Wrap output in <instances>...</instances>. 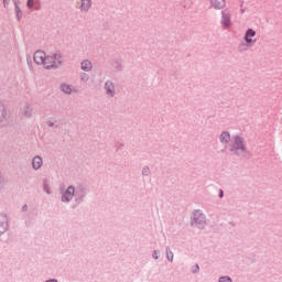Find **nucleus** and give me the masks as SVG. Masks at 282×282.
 <instances>
[{
  "label": "nucleus",
  "mask_w": 282,
  "mask_h": 282,
  "mask_svg": "<svg viewBox=\"0 0 282 282\" xmlns=\"http://www.w3.org/2000/svg\"><path fill=\"white\" fill-rule=\"evenodd\" d=\"M230 151H234V153L246 151V143L243 142V138L235 137L230 143Z\"/></svg>",
  "instance_id": "1"
},
{
  "label": "nucleus",
  "mask_w": 282,
  "mask_h": 282,
  "mask_svg": "<svg viewBox=\"0 0 282 282\" xmlns=\"http://www.w3.org/2000/svg\"><path fill=\"white\" fill-rule=\"evenodd\" d=\"M82 69H84V72H89V69H91V62L89 61H84L82 63Z\"/></svg>",
  "instance_id": "11"
},
{
  "label": "nucleus",
  "mask_w": 282,
  "mask_h": 282,
  "mask_svg": "<svg viewBox=\"0 0 282 282\" xmlns=\"http://www.w3.org/2000/svg\"><path fill=\"white\" fill-rule=\"evenodd\" d=\"M62 91H64V94H72V87L67 84H63Z\"/></svg>",
  "instance_id": "13"
},
{
  "label": "nucleus",
  "mask_w": 282,
  "mask_h": 282,
  "mask_svg": "<svg viewBox=\"0 0 282 282\" xmlns=\"http://www.w3.org/2000/svg\"><path fill=\"white\" fill-rule=\"evenodd\" d=\"M106 90L110 96H113V84L111 82L106 83Z\"/></svg>",
  "instance_id": "12"
},
{
  "label": "nucleus",
  "mask_w": 282,
  "mask_h": 282,
  "mask_svg": "<svg viewBox=\"0 0 282 282\" xmlns=\"http://www.w3.org/2000/svg\"><path fill=\"white\" fill-rule=\"evenodd\" d=\"M1 182H2V181H1V178H0V184H1Z\"/></svg>",
  "instance_id": "23"
},
{
  "label": "nucleus",
  "mask_w": 282,
  "mask_h": 282,
  "mask_svg": "<svg viewBox=\"0 0 282 282\" xmlns=\"http://www.w3.org/2000/svg\"><path fill=\"white\" fill-rule=\"evenodd\" d=\"M154 259H158V251H154V254H153Z\"/></svg>",
  "instance_id": "19"
},
{
  "label": "nucleus",
  "mask_w": 282,
  "mask_h": 282,
  "mask_svg": "<svg viewBox=\"0 0 282 282\" xmlns=\"http://www.w3.org/2000/svg\"><path fill=\"white\" fill-rule=\"evenodd\" d=\"M74 193H75L74 187H73V186H69V187L66 189L64 196L62 197V200H63V202H70V199L74 198Z\"/></svg>",
  "instance_id": "6"
},
{
  "label": "nucleus",
  "mask_w": 282,
  "mask_h": 282,
  "mask_svg": "<svg viewBox=\"0 0 282 282\" xmlns=\"http://www.w3.org/2000/svg\"><path fill=\"white\" fill-rule=\"evenodd\" d=\"M45 58H46L45 52H43V51L35 52V54H34V62L37 65H43L44 66Z\"/></svg>",
  "instance_id": "4"
},
{
  "label": "nucleus",
  "mask_w": 282,
  "mask_h": 282,
  "mask_svg": "<svg viewBox=\"0 0 282 282\" xmlns=\"http://www.w3.org/2000/svg\"><path fill=\"white\" fill-rule=\"evenodd\" d=\"M58 56H61V54L56 53V54L53 56L54 61H58Z\"/></svg>",
  "instance_id": "16"
},
{
  "label": "nucleus",
  "mask_w": 282,
  "mask_h": 282,
  "mask_svg": "<svg viewBox=\"0 0 282 282\" xmlns=\"http://www.w3.org/2000/svg\"><path fill=\"white\" fill-rule=\"evenodd\" d=\"M63 63V57L57 55V61H54V56H46L44 59V67L50 69V67H58Z\"/></svg>",
  "instance_id": "2"
},
{
  "label": "nucleus",
  "mask_w": 282,
  "mask_h": 282,
  "mask_svg": "<svg viewBox=\"0 0 282 282\" xmlns=\"http://www.w3.org/2000/svg\"><path fill=\"white\" fill-rule=\"evenodd\" d=\"M220 142H225V144H228V142H230V133L229 132H223L220 134Z\"/></svg>",
  "instance_id": "9"
},
{
  "label": "nucleus",
  "mask_w": 282,
  "mask_h": 282,
  "mask_svg": "<svg viewBox=\"0 0 282 282\" xmlns=\"http://www.w3.org/2000/svg\"><path fill=\"white\" fill-rule=\"evenodd\" d=\"M32 164H33V169L35 171H39V169H41V166H43V159H41V156H35L33 159Z\"/></svg>",
  "instance_id": "8"
},
{
  "label": "nucleus",
  "mask_w": 282,
  "mask_h": 282,
  "mask_svg": "<svg viewBox=\"0 0 282 282\" xmlns=\"http://www.w3.org/2000/svg\"><path fill=\"white\" fill-rule=\"evenodd\" d=\"M257 36V31L252 30V29H248L245 33V41L247 43V45H254V43H257V40L254 39Z\"/></svg>",
  "instance_id": "3"
},
{
  "label": "nucleus",
  "mask_w": 282,
  "mask_h": 282,
  "mask_svg": "<svg viewBox=\"0 0 282 282\" xmlns=\"http://www.w3.org/2000/svg\"><path fill=\"white\" fill-rule=\"evenodd\" d=\"M200 219H202L203 224H205V221H204V216H203V215H200Z\"/></svg>",
  "instance_id": "21"
},
{
  "label": "nucleus",
  "mask_w": 282,
  "mask_h": 282,
  "mask_svg": "<svg viewBox=\"0 0 282 282\" xmlns=\"http://www.w3.org/2000/svg\"><path fill=\"white\" fill-rule=\"evenodd\" d=\"M209 2L214 10H224L226 8V0H209Z\"/></svg>",
  "instance_id": "5"
},
{
  "label": "nucleus",
  "mask_w": 282,
  "mask_h": 282,
  "mask_svg": "<svg viewBox=\"0 0 282 282\" xmlns=\"http://www.w3.org/2000/svg\"><path fill=\"white\" fill-rule=\"evenodd\" d=\"M82 10H89L91 8V0H82Z\"/></svg>",
  "instance_id": "10"
},
{
  "label": "nucleus",
  "mask_w": 282,
  "mask_h": 282,
  "mask_svg": "<svg viewBox=\"0 0 282 282\" xmlns=\"http://www.w3.org/2000/svg\"><path fill=\"white\" fill-rule=\"evenodd\" d=\"M219 197H224V191H220Z\"/></svg>",
  "instance_id": "20"
},
{
  "label": "nucleus",
  "mask_w": 282,
  "mask_h": 282,
  "mask_svg": "<svg viewBox=\"0 0 282 282\" xmlns=\"http://www.w3.org/2000/svg\"><path fill=\"white\" fill-rule=\"evenodd\" d=\"M219 282H232V280L229 276H223L219 279Z\"/></svg>",
  "instance_id": "14"
},
{
  "label": "nucleus",
  "mask_w": 282,
  "mask_h": 282,
  "mask_svg": "<svg viewBox=\"0 0 282 282\" xmlns=\"http://www.w3.org/2000/svg\"><path fill=\"white\" fill-rule=\"evenodd\" d=\"M143 173H149V167L143 169Z\"/></svg>",
  "instance_id": "18"
},
{
  "label": "nucleus",
  "mask_w": 282,
  "mask_h": 282,
  "mask_svg": "<svg viewBox=\"0 0 282 282\" xmlns=\"http://www.w3.org/2000/svg\"><path fill=\"white\" fill-rule=\"evenodd\" d=\"M230 19H231L230 13L227 11H224L223 19H221V25H224V28H230Z\"/></svg>",
  "instance_id": "7"
},
{
  "label": "nucleus",
  "mask_w": 282,
  "mask_h": 282,
  "mask_svg": "<svg viewBox=\"0 0 282 282\" xmlns=\"http://www.w3.org/2000/svg\"><path fill=\"white\" fill-rule=\"evenodd\" d=\"M0 113H3V108L0 107Z\"/></svg>",
  "instance_id": "22"
},
{
  "label": "nucleus",
  "mask_w": 282,
  "mask_h": 282,
  "mask_svg": "<svg viewBox=\"0 0 282 282\" xmlns=\"http://www.w3.org/2000/svg\"><path fill=\"white\" fill-rule=\"evenodd\" d=\"M167 259H169L170 261H173V254H169V253H167Z\"/></svg>",
  "instance_id": "17"
},
{
  "label": "nucleus",
  "mask_w": 282,
  "mask_h": 282,
  "mask_svg": "<svg viewBox=\"0 0 282 282\" xmlns=\"http://www.w3.org/2000/svg\"><path fill=\"white\" fill-rule=\"evenodd\" d=\"M26 6L28 8H34V0H28Z\"/></svg>",
  "instance_id": "15"
}]
</instances>
